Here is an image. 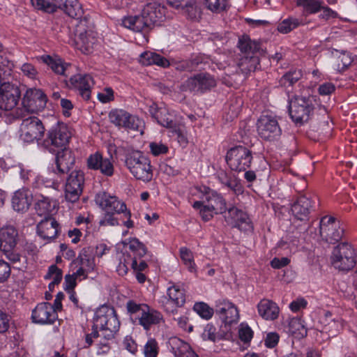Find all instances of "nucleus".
I'll return each instance as SVG.
<instances>
[{
    "label": "nucleus",
    "mask_w": 357,
    "mask_h": 357,
    "mask_svg": "<svg viewBox=\"0 0 357 357\" xmlns=\"http://www.w3.org/2000/svg\"><path fill=\"white\" fill-rule=\"evenodd\" d=\"M162 320V315L159 312L151 310H146L144 317H141L139 325L145 330H149L152 325L158 324Z\"/></svg>",
    "instance_id": "39"
},
{
    "label": "nucleus",
    "mask_w": 357,
    "mask_h": 357,
    "mask_svg": "<svg viewBox=\"0 0 357 357\" xmlns=\"http://www.w3.org/2000/svg\"><path fill=\"white\" fill-rule=\"evenodd\" d=\"M296 5L303 7L307 13L314 14L321 10L324 1L321 0H297Z\"/></svg>",
    "instance_id": "40"
},
{
    "label": "nucleus",
    "mask_w": 357,
    "mask_h": 357,
    "mask_svg": "<svg viewBox=\"0 0 357 357\" xmlns=\"http://www.w3.org/2000/svg\"><path fill=\"white\" fill-rule=\"evenodd\" d=\"M238 336L241 341L249 342L253 337V331L248 324H241L238 330Z\"/></svg>",
    "instance_id": "53"
},
{
    "label": "nucleus",
    "mask_w": 357,
    "mask_h": 357,
    "mask_svg": "<svg viewBox=\"0 0 357 357\" xmlns=\"http://www.w3.org/2000/svg\"><path fill=\"white\" fill-rule=\"evenodd\" d=\"M258 135L268 142L278 141L282 135V129L275 116L261 115L257 122Z\"/></svg>",
    "instance_id": "10"
},
{
    "label": "nucleus",
    "mask_w": 357,
    "mask_h": 357,
    "mask_svg": "<svg viewBox=\"0 0 357 357\" xmlns=\"http://www.w3.org/2000/svg\"><path fill=\"white\" fill-rule=\"evenodd\" d=\"M217 176L219 181L225 186L230 189L235 195H239L244 192V188L241 181L231 173H227L224 170L218 172Z\"/></svg>",
    "instance_id": "31"
},
{
    "label": "nucleus",
    "mask_w": 357,
    "mask_h": 357,
    "mask_svg": "<svg viewBox=\"0 0 357 357\" xmlns=\"http://www.w3.org/2000/svg\"><path fill=\"white\" fill-rule=\"evenodd\" d=\"M172 351L176 357H198L190 345L177 337L169 340Z\"/></svg>",
    "instance_id": "34"
},
{
    "label": "nucleus",
    "mask_w": 357,
    "mask_h": 357,
    "mask_svg": "<svg viewBox=\"0 0 357 357\" xmlns=\"http://www.w3.org/2000/svg\"><path fill=\"white\" fill-rule=\"evenodd\" d=\"M55 160L56 165L55 173L60 176H63L68 174L73 167L75 158L71 150L64 148L57 151Z\"/></svg>",
    "instance_id": "22"
},
{
    "label": "nucleus",
    "mask_w": 357,
    "mask_h": 357,
    "mask_svg": "<svg viewBox=\"0 0 357 357\" xmlns=\"http://www.w3.org/2000/svg\"><path fill=\"white\" fill-rule=\"evenodd\" d=\"M158 349L156 340L153 338L149 339L144 346V354L145 357H157Z\"/></svg>",
    "instance_id": "51"
},
{
    "label": "nucleus",
    "mask_w": 357,
    "mask_h": 357,
    "mask_svg": "<svg viewBox=\"0 0 357 357\" xmlns=\"http://www.w3.org/2000/svg\"><path fill=\"white\" fill-rule=\"evenodd\" d=\"M353 59L349 54L342 53L337 60V67L339 71H344L351 64Z\"/></svg>",
    "instance_id": "52"
},
{
    "label": "nucleus",
    "mask_w": 357,
    "mask_h": 357,
    "mask_svg": "<svg viewBox=\"0 0 357 357\" xmlns=\"http://www.w3.org/2000/svg\"><path fill=\"white\" fill-rule=\"evenodd\" d=\"M66 84L69 88L77 90L83 99L88 100L90 99L91 89L94 82L90 75L77 74L71 76Z\"/></svg>",
    "instance_id": "18"
},
{
    "label": "nucleus",
    "mask_w": 357,
    "mask_h": 357,
    "mask_svg": "<svg viewBox=\"0 0 357 357\" xmlns=\"http://www.w3.org/2000/svg\"><path fill=\"white\" fill-rule=\"evenodd\" d=\"M122 25L136 32L148 31L152 29L144 17L142 11L139 15L124 17L122 19Z\"/></svg>",
    "instance_id": "30"
},
{
    "label": "nucleus",
    "mask_w": 357,
    "mask_h": 357,
    "mask_svg": "<svg viewBox=\"0 0 357 357\" xmlns=\"http://www.w3.org/2000/svg\"><path fill=\"white\" fill-rule=\"evenodd\" d=\"M18 241V231L14 226L8 225L0 229V251L14 250Z\"/></svg>",
    "instance_id": "25"
},
{
    "label": "nucleus",
    "mask_w": 357,
    "mask_h": 357,
    "mask_svg": "<svg viewBox=\"0 0 357 357\" xmlns=\"http://www.w3.org/2000/svg\"><path fill=\"white\" fill-rule=\"evenodd\" d=\"M300 24V22L296 18L290 17L284 20L278 26V31L282 33H287Z\"/></svg>",
    "instance_id": "47"
},
{
    "label": "nucleus",
    "mask_w": 357,
    "mask_h": 357,
    "mask_svg": "<svg viewBox=\"0 0 357 357\" xmlns=\"http://www.w3.org/2000/svg\"><path fill=\"white\" fill-rule=\"evenodd\" d=\"M84 184V174L80 170H73L67 178L65 185V199L70 203L77 202L82 193Z\"/></svg>",
    "instance_id": "12"
},
{
    "label": "nucleus",
    "mask_w": 357,
    "mask_h": 357,
    "mask_svg": "<svg viewBox=\"0 0 357 357\" xmlns=\"http://www.w3.org/2000/svg\"><path fill=\"white\" fill-rule=\"evenodd\" d=\"M302 77L301 70H294L285 73L280 79V84L282 86H292Z\"/></svg>",
    "instance_id": "43"
},
{
    "label": "nucleus",
    "mask_w": 357,
    "mask_h": 357,
    "mask_svg": "<svg viewBox=\"0 0 357 357\" xmlns=\"http://www.w3.org/2000/svg\"><path fill=\"white\" fill-rule=\"evenodd\" d=\"M259 315L266 320H274L278 318L279 307L272 301L261 300L257 305Z\"/></svg>",
    "instance_id": "35"
},
{
    "label": "nucleus",
    "mask_w": 357,
    "mask_h": 357,
    "mask_svg": "<svg viewBox=\"0 0 357 357\" xmlns=\"http://www.w3.org/2000/svg\"><path fill=\"white\" fill-rule=\"evenodd\" d=\"M21 98L20 87L14 84L3 82L0 84V109L10 111L18 104Z\"/></svg>",
    "instance_id": "15"
},
{
    "label": "nucleus",
    "mask_w": 357,
    "mask_h": 357,
    "mask_svg": "<svg viewBox=\"0 0 357 357\" xmlns=\"http://www.w3.org/2000/svg\"><path fill=\"white\" fill-rule=\"evenodd\" d=\"M44 63L47 64L55 73L67 77L70 64L64 63L61 59L53 58L50 55H43L40 57Z\"/></svg>",
    "instance_id": "36"
},
{
    "label": "nucleus",
    "mask_w": 357,
    "mask_h": 357,
    "mask_svg": "<svg viewBox=\"0 0 357 357\" xmlns=\"http://www.w3.org/2000/svg\"><path fill=\"white\" fill-rule=\"evenodd\" d=\"M260 55H243L239 60L238 67L241 72L248 74L254 72L259 65Z\"/></svg>",
    "instance_id": "38"
},
{
    "label": "nucleus",
    "mask_w": 357,
    "mask_h": 357,
    "mask_svg": "<svg viewBox=\"0 0 357 357\" xmlns=\"http://www.w3.org/2000/svg\"><path fill=\"white\" fill-rule=\"evenodd\" d=\"M87 167L90 169L100 170L107 176H111L114 174V166L108 158H103L102 155L96 152L91 154L87 159Z\"/></svg>",
    "instance_id": "26"
},
{
    "label": "nucleus",
    "mask_w": 357,
    "mask_h": 357,
    "mask_svg": "<svg viewBox=\"0 0 357 357\" xmlns=\"http://www.w3.org/2000/svg\"><path fill=\"white\" fill-rule=\"evenodd\" d=\"M47 102L46 94L40 89H28L22 98V105L28 112L35 113L43 110Z\"/></svg>",
    "instance_id": "14"
},
{
    "label": "nucleus",
    "mask_w": 357,
    "mask_h": 357,
    "mask_svg": "<svg viewBox=\"0 0 357 357\" xmlns=\"http://www.w3.org/2000/svg\"><path fill=\"white\" fill-rule=\"evenodd\" d=\"M45 132L42 121L35 116L24 118L20 128V138L26 143L38 142Z\"/></svg>",
    "instance_id": "7"
},
{
    "label": "nucleus",
    "mask_w": 357,
    "mask_h": 357,
    "mask_svg": "<svg viewBox=\"0 0 357 357\" xmlns=\"http://www.w3.org/2000/svg\"><path fill=\"white\" fill-rule=\"evenodd\" d=\"M227 211L228 215L225 218L228 224L240 229L247 230L252 228L251 222L247 213L234 206L229 208Z\"/></svg>",
    "instance_id": "27"
},
{
    "label": "nucleus",
    "mask_w": 357,
    "mask_h": 357,
    "mask_svg": "<svg viewBox=\"0 0 357 357\" xmlns=\"http://www.w3.org/2000/svg\"><path fill=\"white\" fill-rule=\"evenodd\" d=\"M111 123L126 130H139L143 122L136 116L122 109H113L108 115Z\"/></svg>",
    "instance_id": "11"
},
{
    "label": "nucleus",
    "mask_w": 357,
    "mask_h": 357,
    "mask_svg": "<svg viewBox=\"0 0 357 357\" xmlns=\"http://www.w3.org/2000/svg\"><path fill=\"white\" fill-rule=\"evenodd\" d=\"M11 172L15 175H19L24 183H26L32 177V171L21 163L13 165L11 167Z\"/></svg>",
    "instance_id": "45"
},
{
    "label": "nucleus",
    "mask_w": 357,
    "mask_h": 357,
    "mask_svg": "<svg viewBox=\"0 0 357 357\" xmlns=\"http://www.w3.org/2000/svg\"><path fill=\"white\" fill-rule=\"evenodd\" d=\"M193 310L203 319H210L215 312L213 308L204 302H198L194 305Z\"/></svg>",
    "instance_id": "44"
},
{
    "label": "nucleus",
    "mask_w": 357,
    "mask_h": 357,
    "mask_svg": "<svg viewBox=\"0 0 357 357\" xmlns=\"http://www.w3.org/2000/svg\"><path fill=\"white\" fill-rule=\"evenodd\" d=\"M344 232L341 222L335 217L325 215L321 218L319 234L324 241L334 244L342 239Z\"/></svg>",
    "instance_id": "8"
},
{
    "label": "nucleus",
    "mask_w": 357,
    "mask_h": 357,
    "mask_svg": "<svg viewBox=\"0 0 357 357\" xmlns=\"http://www.w3.org/2000/svg\"><path fill=\"white\" fill-rule=\"evenodd\" d=\"M126 308L128 314L131 317L134 314L139 312L142 308L148 309V305L146 304H139L132 300H130L126 303Z\"/></svg>",
    "instance_id": "58"
},
{
    "label": "nucleus",
    "mask_w": 357,
    "mask_h": 357,
    "mask_svg": "<svg viewBox=\"0 0 357 357\" xmlns=\"http://www.w3.org/2000/svg\"><path fill=\"white\" fill-rule=\"evenodd\" d=\"M31 319L36 324H52L57 319V314L50 303L43 302L38 304L33 310Z\"/></svg>",
    "instance_id": "20"
},
{
    "label": "nucleus",
    "mask_w": 357,
    "mask_h": 357,
    "mask_svg": "<svg viewBox=\"0 0 357 357\" xmlns=\"http://www.w3.org/2000/svg\"><path fill=\"white\" fill-rule=\"evenodd\" d=\"M180 255L185 264L188 266L189 270L192 271L194 269V263L192 260V254L190 250L186 248H181L180 249Z\"/></svg>",
    "instance_id": "54"
},
{
    "label": "nucleus",
    "mask_w": 357,
    "mask_h": 357,
    "mask_svg": "<svg viewBox=\"0 0 357 357\" xmlns=\"http://www.w3.org/2000/svg\"><path fill=\"white\" fill-rule=\"evenodd\" d=\"M95 248L93 246H89L86 248H84L78 257L77 258V260H84V259H93L95 258Z\"/></svg>",
    "instance_id": "60"
},
{
    "label": "nucleus",
    "mask_w": 357,
    "mask_h": 357,
    "mask_svg": "<svg viewBox=\"0 0 357 357\" xmlns=\"http://www.w3.org/2000/svg\"><path fill=\"white\" fill-rule=\"evenodd\" d=\"M70 137L67 126L64 123H58L48 131L47 137L43 141V145L50 150L52 146L62 149L66 148Z\"/></svg>",
    "instance_id": "13"
},
{
    "label": "nucleus",
    "mask_w": 357,
    "mask_h": 357,
    "mask_svg": "<svg viewBox=\"0 0 357 357\" xmlns=\"http://www.w3.org/2000/svg\"><path fill=\"white\" fill-rule=\"evenodd\" d=\"M280 336L276 333H269L265 339V345L268 348L275 347L279 342Z\"/></svg>",
    "instance_id": "63"
},
{
    "label": "nucleus",
    "mask_w": 357,
    "mask_h": 357,
    "mask_svg": "<svg viewBox=\"0 0 357 357\" xmlns=\"http://www.w3.org/2000/svg\"><path fill=\"white\" fill-rule=\"evenodd\" d=\"M35 209L38 215L47 217L52 211V205L48 197L40 196L35 204Z\"/></svg>",
    "instance_id": "41"
},
{
    "label": "nucleus",
    "mask_w": 357,
    "mask_h": 357,
    "mask_svg": "<svg viewBox=\"0 0 357 357\" xmlns=\"http://www.w3.org/2000/svg\"><path fill=\"white\" fill-rule=\"evenodd\" d=\"M59 223L52 217H45L37 225V232L44 240L54 239L59 232Z\"/></svg>",
    "instance_id": "24"
},
{
    "label": "nucleus",
    "mask_w": 357,
    "mask_h": 357,
    "mask_svg": "<svg viewBox=\"0 0 357 357\" xmlns=\"http://www.w3.org/2000/svg\"><path fill=\"white\" fill-rule=\"evenodd\" d=\"M206 8L213 12H221L228 6V0H204Z\"/></svg>",
    "instance_id": "49"
},
{
    "label": "nucleus",
    "mask_w": 357,
    "mask_h": 357,
    "mask_svg": "<svg viewBox=\"0 0 357 357\" xmlns=\"http://www.w3.org/2000/svg\"><path fill=\"white\" fill-rule=\"evenodd\" d=\"M151 116L155 119L161 126L167 128H172L174 123L168 109L165 107H158L157 104L153 102L149 109Z\"/></svg>",
    "instance_id": "32"
},
{
    "label": "nucleus",
    "mask_w": 357,
    "mask_h": 357,
    "mask_svg": "<svg viewBox=\"0 0 357 357\" xmlns=\"http://www.w3.org/2000/svg\"><path fill=\"white\" fill-rule=\"evenodd\" d=\"M168 296L171 301L178 307H181L185 302V296L183 290L173 286L168 289Z\"/></svg>",
    "instance_id": "42"
},
{
    "label": "nucleus",
    "mask_w": 357,
    "mask_h": 357,
    "mask_svg": "<svg viewBox=\"0 0 357 357\" xmlns=\"http://www.w3.org/2000/svg\"><path fill=\"white\" fill-rule=\"evenodd\" d=\"M181 10L183 13L190 19H195L200 15V10L195 5V0L190 1L189 3H185L182 6Z\"/></svg>",
    "instance_id": "48"
},
{
    "label": "nucleus",
    "mask_w": 357,
    "mask_h": 357,
    "mask_svg": "<svg viewBox=\"0 0 357 357\" xmlns=\"http://www.w3.org/2000/svg\"><path fill=\"white\" fill-rule=\"evenodd\" d=\"M314 102L312 96H293L289 102V113L292 121L300 126L308 122L314 115Z\"/></svg>",
    "instance_id": "3"
},
{
    "label": "nucleus",
    "mask_w": 357,
    "mask_h": 357,
    "mask_svg": "<svg viewBox=\"0 0 357 357\" xmlns=\"http://www.w3.org/2000/svg\"><path fill=\"white\" fill-rule=\"evenodd\" d=\"M75 42L77 49L82 52L89 54L97 42L96 33L85 29L81 23L76 29Z\"/></svg>",
    "instance_id": "19"
},
{
    "label": "nucleus",
    "mask_w": 357,
    "mask_h": 357,
    "mask_svg": "<svg viewBox=\"0 0 357 357\" xmlns=\"http://www.w3.org/2000/svg\"><path fill=\"white\" fill-rule=\"evenodd\" d=\"M93 320L92 332L89 333L92 338L101 336L105 340H112L120 328L116 310L106 305L96 310Z\"/></svg>",
    "instance_id": "1"
},
{
    "label": "nucleus",
    "mask_w": 357,
    "mask_h": 357,
    "mask_svg": "<svg viewBox=\"0 0 357 357\" xmlns=\"http://www.w3.org/2000/svg\"><path fill=\"white\" fill-rule=\"evenodd\" d=\"M170 136L175 137L176 139L181 145H185L188 143V138L185 130L181 128L179 126H176L175 123L172 125V128H169Z\"/></svg>",
    "instance_id": "46"
},
{
    "label": "nucleus",
    "mask_w": 357,
    "mask_h": 357,
    "mask_svg": "<svg viewBox=\"0 0 357 357\" xmlns=\"http://www.w3.org/2000/svg\"><path fill=\"white\" fill-rule=\"evenodd\" d=\"M21 70L25 75L31 79L36 78L38 74V71L36 68L29 63H24L21 67Z\"/></svg>",
    "instance_id": "61"
},
{
    "label": "nucleus",
    "mask_w": 357,
    "mask_h": 357,
    "mask_svg": "<svg viewBox=\"0 0 357 357\" xmlns=\"http://www.w3.org/2000/svg\"><path fill=\"white\" fill-rule=\"evenodd\" d=\"M127 257L131 261L130 265L134 272H143L148 268V265L145 261L142 260L141 259H138L137 257L131 258L130 255H127Z\"/></svg>",
    "instance_id": "55"
},
{
    "label": "nucleus",
    "mask_w": 357,
    "mask_h": 357,
    "mask_svg": "<svg viewBox=\"0 0 357 357\" xmlns=\"http://www.w3.org/2000/svg\"><path fill=\"white\" fill-rule=\"evenodd\" d=\"M98 100L103 102H109L114 100V91L112 88H106L103 93H99L98 94Z\"/></svg>",
    "instance_id": "62"
},
{
    "label": "nucleus",
    "mask_w": 357,
    "mask_h": 357,
    "mask_svg": "<svg viewBox=\"0 0 357 357\" xmlns=\"http://www.w3.org/2000/svg\"><path fill=\"white\" fill-rule=\"evenodd\" d=\"M216 81L208 73H199L188 78L183 84L185 90L204 93L215 86Z\"/></svg>",
    "instance_id": "17"
},
{
    "label": "nucleus",
    "mask_w": 357,
    "mask_h": 357,
    "mask_svg": "<svg viewBox=\"0 0 357 357\" xmlns=\"http://www.w3.org/2000/svg\"><path fill=\"white\" fill-rule=\"evenodd\" d=\"M139 62L144 66L157 65L166 68L169 66V61L160 54L152 52H144L139 57Z\"/></svg>",
    "instance_id": "37"
},
{
    "label": "nucleus",
    "mask_w": 357,
    "mask_h": 357,
    "mask_svg": "<svg viewBox=\"0 0 357 357\" xmlns=\"http://www.w3.org/2000/svg\"><path fill=\"white\" fill-rule=\"evenodd\" d=\"M116 213L113 212H105L103 216L99 221L100 226H117L119 225L118 218L115 216L117 215Z\"/></svg>",
    "instance_id": "50"
},
{
    "label": "nucleus",
    "mask_w": 357,
    "mask_h": 357,
    "mask_svg": "<svg viewBox=\"0 0 357 357\" xmlns=\"http://www.w3.org/2000/svg\"><path fill=\"white\" fill-rule=\"evenodd\" d=\"M33 196L31 192L24 188L15 191L12 197V206L17 212H26L31 205Z\"/></svg>",
    "instance_id": "29"
},
{
    "label": "nucleus",
    "mask_w": 357,
    "mask_h": 357,
    "mask_svg": "<svg viewBox=\"0 0 357 357\" xmlns=\"http://www.w3.org/2000/svg\"><path fill=\"white\" fill-rule=\"evenodd\" d=\"M238 47L243 55H262L264 54L260 43L251 40L247 35L239 38Z\"/></svg>",
    "instance_id": "33"
},
{
    "label": "nucleus",
    "mask_w": 357,
    "mask_h": 357,
    "mask_svg": "<svg viewBox=\"0 0 357 357\" xmlns=\"http://www.w3.org/2000/svg\"><path fill=\"white\" fill-rule=\"evenodd\" d=\"M216 328L211 324H208L204 328L202 336L204 339H208L213 342L216 340Z\"/></svg>",
    "instance_id": "59"
},
{
    "label": "nucleus",
    "mask_w": 357,
    "mask_h": 357,
    "mask_svg": "<svg viewBox=\"0 0 357 357\" xmlns=\"http://www.w3.org/2000/svg\"><path fill=\"white\" fill-rule=\"evenodd\" d=\"M215 313L225 324H231L238 321L239 318L237 307L231 302L227 301H220L216 305Z\"/></svg>",
    "instance_id": "23"
},
{
    "label": "nucleus",
    "mask_w": 357,
    "mask_h": 357,
    "mask_svg": "<svg viewBox=\"0 0 357 357\" xmlns=\"http://www.w3.org/2000/svg\"><path fill=\"white\" fill-rule=\"evenodd\" d=\"M252 160V151L244 146H236L227 153L226 161L231 169L241 172L250 167Z\"/></svg>",
    "instance_id": "9"
},
{
    "label": "nucleus",
    "mask_w": 357,
    "mask_h": 357,
    "mask_svg": "<svg viewBox=\"0 0 357 357\" xmlns=\"http://www.w3.org/2000/svg\"><path fill=\"white\" fill-rule=\"evenodd\" d=\"M64 289L68 292L73 291L77 285L76 278L74 275H66L65 276Z\"/></svg>",
    "instance_id": "64"
},
{
    "label": "nucleus",
    "mask_w": 357,
    "mask_h": 357,
    "mask_svg": "<svg viewBox=\"0 0 357 357\" xmlns=\"http://www.w3.org/2000/svg\"><path fill=\"white\" fill-rule=\"evenodd\" d=\"M10 273L9 264L0 259V283L6 282L9 278Z\"/></svg>",
    "instance_id": "56"
},
{
    "label": "nucleus",
    "mask_w": 357,
    "mask_h": 357,
    "mask_svg": "<svg viewBox=\"0 0 357 357\" xmlns=\"http://www.w3.org/2000/svg\"><path fill=\"white\" fill-rule=\"evenodd\" d=\"M125 165L136 179L144 182L152 180L153 172L151 161L142 152L135 150L127 151Z\"/></svg>",
    "instance_id": "2"
},
{
    "label": "nucleus",
    "mask_w": 357,
    "mask_h": 357,
    "mask_svg": "<svg viewBox=\"0 0 357 357\" xmlns=\"http://www.w3.org/2000/svg\"><path fill=\"white\" fill-rule=\"evenodd\" d=\"M31 0L32 6L38 10L47 13H53L58 8L63 10L69 17L79 19L83 15L81 4L77 0Z\"/></svg>",
    "instance_id": "4"
},
{
    "label": "nucleus",
    "mask_w": 357,
    "mask_h": 357,
    "mask_svg": "<svg viewBox=\"0 0 357 357\" xmlns=\"http://www.w3.org/2000/svg\"><path fill=\"white\" fill-rule=\"evenodd\" d=\"M206 204V207L211 209L215 214H222L226 212L227 203L223 197L217 192L208 189L204 195V199L197 201L193 204L195 208H199L202 205Z\"/></svg>",
    "instance_id": "16"
},
{
    "label": "nucleus",
    "mask_w": 357,
    "mask_h": 357,
    "mask_svg": "<svg viewBox=\"0 0 357 357\" xmlns=\"http://www.w3.org/2000/svg\"><path fill=\"white\" fill-rule=\"evenodd\" d=\"M306 194H300L296 201L291 206V211L296 218L300 220L307 219L311 208H312L313 200Z\"/></svg>",
    "instance_id": "28"
},
{
    "label": "nucleus",
    "mask_w": 357,
    "mask_h": 357,
    "mask_svg": "<svg viewBox=\"0 0 357 357\" xmlns=\"http://www.w3.org/2000/svg\"><path fill=\"white\" fill-rule=\"evenodd\" d=\"M333 266L342 271H348L356 265L355 252L347 243H341L334 248L331 255Z\"/></svg>",
    "instance_id": "6"
},
{
    "label": "nucleus",
    "mask_w": 357,
    "mask_h": 357,
    "mask_svg": "<svg viewBox=\"0 0 357 357\" xmlns=\"http://www.w3.org/2000/svg\"><path fill=\"white\" fill-rule=\"evenodd\" d=\"M95 201L105 212L123 213L127 218V220L123 222V225L128 228L133 227L134 224L130 219V211L127 209L126 204L120 201L118 197L112 196L106 192H101L96 195Z\"/></svg>",
    "instance_id": "5"
},
{
    "label": "nucleus",
    "mask_w": 357,
    "mask_h": 357,
    "mask_svg": "<svg viewBox=\"0 0 357 357\" xmlns=\"http://www.w3.org/2000/svg\"><path fill=\"white\" fill-rule=\"evenodd\" d=\"M149 146L151 153L155 156L165 154L168 152V147L162 143L151 142Z\"/></svg>",
    "instance_id": "57"
},
{
    "label": "nucleus",
    "mask_w": 357,
    "mask_h": 357,
    "mask_svg": "<svg viewBox=\"0 0 357 357\" xmlns=\"http://www.w3.org/2000/svg\"><path fill=\"white\" fill-rule=\"evenodd\" d=\"M165 10L164 6L156 2L147 3L142 9L144 17L152 29L165 20Z\"/></svg>",
    "instance_id": "21"
}]
</instances>
